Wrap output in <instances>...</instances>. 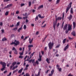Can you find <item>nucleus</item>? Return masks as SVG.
Instances as JSON below:
<instances>
[{"label": "nucleus", "mask_w": 76, "mask_h": 76, "mask_svg": "<svg viewBox=\"0 0 76 76\" xmlns=\"http://www.w3.org/2000/svg\"><path fill=\"white\" fill-rule=\"evenodd\" d=\"M17 70H18V69H16V70H15L14 71H13V74H14V73H15Z\"/></svg>", "instance_id": "e433bc0d"}, {"label": "nucleus", "mask_w": 76, "mask_h": 76, "mask_svg": "<svg viewBox=\"0 0 76 76\" xmlns=\"http://www.w3.org/2000/svg\"><path fill=\"white\" fill-rule=\"evenodd\" d=\"M22 70H23V68H22L21 69H20L18 72L19 73H21L22 72Z\"/></svg>", "instance_id": "f3484780"}, {"label": "nucleus", "mask_w": 76, "mask_h": 76, "mask_svg": "<svg viewBox=\"0 0 76 76\" xmlns=\"http://www.w3.org/2000/svg\"><path fill=\"white\" fill-rule=\"evenodd\" d=\"M22 27H21L19 28L18 30V32H20V31H21V30H22Z\"/></svg>", "instance_id": "b1692460"}, {"label": "nucleus", "mask_w": 76, "mask_h": 76, "mask_svg": "<svg viewBox=\"0 0 76 76\" xmlns=\"http://www.w3.org/2000/svg\"><path fill=\"white\" fill-rule=\"evenodd\" d=\"M72 29V26L70 25V24H69L68 25V31H71Z\"/></svg>", "instance_id": "1a4fd4ad"}, {"label": "nucleus", "mask_w": 76, "mask_h": 76, "mask_svg": "<svg viewBox=\"0 0 76 76\" xmlns=\"http://www.w3.org/2000/svg\"><path fill=\"white\" fill-rule=\"evenodd\" d=\"M45 26H46V24H45L44 26H42V28H44V27H45Z\"/></svg>", "instance_id": "e2e57ef3"}, {"label": "nucleus", "mask_w": 76, "mask_h": 76, "mask_svg": "<svg viewBox=\"0 0 76 76\" xmlns=\"http://www.w3.org/2000/svg\"><path fill=\"white\" fill-rule=\"evenodd\" d=\"M43 7H44V6L43 5H42L39 7L38 9H41V8H43Z\"/></svg>", "instance_id": "dca6fc26"}, {"label": "nucleus", "mask_w": 76, "mask_h": 76, "mask_svg": "<svg viewBox=\"0 0 76 76\" xmlns=\"http://www.w3.org/2000/svg\"><path fill=\"white\" fill-rule=\"evenodd\" d=\"M60 0H57L56 1V4H58L60 2Z\"/></svg>", "instance_id": "ea45409f"}, {"label": "nucleus", "mask_w": 76, "mask_h": 76, "mask_svg": "<svg viewBox=\"0 0 76 76\" xmlns=\"http://www.w3.org/2000/svg\"><path fill=\"white\" fill-rule=\"evenodd\" d=\"M28 4H28L29 6H31V4H32V3H31V1L29 2Z\"/></svg>", "instance_id": "c756f323"}, {"label": "nucleus", "mask_w": 76, "mask_h": 76, "mask_svg": "<svg viewBox=\"0 0 76 76\" xmlns=\"http://www.w3.org/2000/svg\"><path fill=\"white\" fill-rule=\"evenodd\" d=\"M35 1H36V0H33L32 2V4H34Z\"/></svg>", "instance_id": "a19ab883"}, {"label": "nucleus", "mask_w": 76, "mask_h": 76, "mask_svg": "<svg viewBox=\"0 0 76 76\" xmlns=\"http://www.w3.org/2000/svg\"><path fill=\"white\" fill-rule=\"evenodd\" d=\"M34 53H34H34H32L31 54V55H30V56H31V57H32V56H33L34 55Z\"/></svg>", "instance_id": "c03bdc74"}, {"label": "nucleus", "mask_w": 76, "mask_h": 76, "mask_svg": "<svg viewBox=\"0 0 76 76\" xmlns=\"http://www.w3.org/2000/svg\"><path fill=\"white\" fill-rule=\"evenodd\" d=\"M64 12H63V18H64Z\"/></svg>", "instance_id": "680f3d73"}, {"label": "nucleus", "mask_w": 76, "mask_h": 76, "mask_svg": "<svg viewBox=\"0 0 76 76\" xmlns=\"http://www.w3.org/2000/svg\"><path fill=\"white\" fill-rule=\"evenodd\" d=\"M25 6V4H20L21 7H22L23 6Z\"/></svg>", "instance_id": "72a5a7b5"}, {"label": "nucleus", "mask_w": 76, "mask_h": 76, "mask_svg": "<svg viewBox=\"0 0 76 76\" xmlns=\"http://www.w3.org/2000/svg\"><path fill=\"white\" fill-rule=\"evenodd\" d=\"M20 22H18L17 23V25L15 26H19V25H20Z\"/></svg>", "instance_id": "a878e982"}, {"label": "nucleus", "mask_w": 76, "mask_h": 76, "mask_svg": "<svg viewBox=\"0 0 76 76\" xmlns=\"http://www.w3.org/2000/svg\"><path fill=\"white\" fill-rule=\"evenodd\" d=\"M57 69L60 72H61V68H58Z\"/></svg>", "instance_id": "c9c22d12"}, {"label": "nucleus", "mask_w": 76, "mask_h": 76, "mask_svg": "<svg viewBox=\"0 0 76 76\" xmlns=\"http://www.w3.org/2000/svg\"><path fill=\"white\" fill-rule=\"evenodd\" d=\"M57 18H56V23L55 24V21H54L53 22V27L54 28V30H55V26H56V25H57Z\"/></svg>", "instance_id": "20e7f679"}, {"label": "nucleus", "mask_w": 76, "mask_h": 76, "mask_svg": "<svg viewBox=\"0 0 76 76\" xmlns=\"http://www.w3.org/2000/svg\"><path fill=\"white\" fill-rule=\"evenodd\" d=\"M0 64L2 65V67H6V64L5 62L1 61Z\"/></svg>", "instance_id": "39448f33"}, {"label": "nucleus", "mask_w": 76, "mask_h": 76, "mask_svg": "<svg viewBox=\"0 0 76 76\" xmlns=\"http://www.w3.org/2000/svg\"><path fill=\"white\" fill-rule=\"evenodd\" d=\"M28 57V56H26L25 57V58H24V60H26V58H27Z\"/></svg>", "instance_id": "de8ad7c7"}, {"label": "nucleus", "mask_w": 76, "mask_h": 76, "mask_svg": "<svg viewBox=\"0 0 76 76\" xmlns=\"http://www.w3.org/2000/svg\"><path fill=\"white\" fill-rule=\"evenodd\" d=\"M18 19H22V17H19V16H18Z\"/></svg>", "instance_id": "f704fd0d"}, {"label": "nucleus", "mask_w": 76, "mask_h": 76, "mask_svg": "<svg viewBox=\"0 0 76 76\" xmlns=\"http://www.w3.org/2000/svg\"><path fill=\"white\" fill-rule=\"evenodd\" d=\"M24 38V37H23V36L22 35L21 37V39H23Z\"/></svg>", "instance_id": "774afa93"}, {"label": "nucleus", "mask_w": 76, "mask_h": 76, "mask_svg": "<svg viewBox=\"0 0 76 76\" xmlns=\"http://www.w3.org/2000/svg\"><path fill=\"white\" fill-rule=\"evenodd\" d=\"M19 11H17L16 12V14H19Z\"/></svg>", "instance_id": "864d4df0"}, {"label": "nucleus", "mask_w": 76, "mask_h": 76, "mask_svg": "<svg viewBox=\"0 0 76 76\" xmlns=\"http://www.w3.org/2000/svg\"><path fill=\"white\" fill-rule=\"evenodd\" d=\"M19 54L20 56H22L23 54V51L22 52H20L19 53Z\"/></svg>", "instance_id": "7c9ffc66"}, {"label": "nucleus", "mask_w": 76, "mask_h": 76, "mask_svg": "<svg viewBox=\"0 0 76 76\" xmlns=\"http://www.w3.org/2000/svg\"><path fill=\"white\" fill-rule=\"evenodd\" d=\"M33 65L34 66H36V62L33 63Z\"/></svg>", "instance_id": "6e6d98bb"}, {"label": "nucleus", "mask_w": 76, "mask_h": 76, "mask_svg": "<svg viewBox=\"0 0 76 76\" xmlns=\"http://www.w3.org/2000/svg\"><path fill=\"white\" fill-rule=\"evenodd\" d=\"M2 68L1 69V71H3L5 70H6V67H2Z\"/></svg>", "instance_id": "6ab92c4d"}, {"label": "nucleus", "mask_w": 76, "mask_h": 76, "mask_svg": "<svg viewBox=\"0 0 76 76\" xmlns=\"http://www.w3.org/2000/svg\"><path fill=\"white\" fill-rule=\"evenodd\" d=\"M70 12L71 13H72V14H73V8H71Z\"/></svg>", "instance_id": "aec40b11"}, {"label": "nucleus", "mask_w": 76, "mask_h": 76, "mask_svg": "<svg viewBox=\"0 0 76 76\" xmlns=\"http://www.w3.org/2000/svg\"><path fill=\"white\" fill-rule=\"evenodd\" d=\"M19 44V42L18 41H16L15 40L14 42H12V43H11V44H15L16 45H18Z\"/></svg>", "instance_id": "7ed1b4c3"}, {"label": "nucleus", "mask_w": 76, "mask_h": 76, "mask_svg": "<svg viewBox=\"0 0 76 76\" xmlns=\"http://www.w3.org/2000/svg\"><path fill=\"white\" fill-rule=\"evenodd\" d=\"M29 22V20H28V19H26V23H28V22Z\"/></svg>", "instance_id": "603ef678"}, {"label": "nucleus", "mask_w": 76, "mask_h": 76, "mask_svg": "<svg viewBox=\"0 0 76 76\" xmlns=\"http://www.w3.org/2000/svg\"><path fill=\"white\" fill-rule=\"evenodd\" d=\"M37 20H38V16H37L35 18V21H37Z\"/></svg>", "instance_id": "2f4dec72"}, {"label": "nucleus", "mask_w": 76, "mask_h": 76, "mask_svg": "<svg viewBox=\"0 0 76 76\" xmlns=\"http://www.w3.org/2000/svg\"><path fill=\"white\" fill-rule=\"evenodd\" d=\"M12 75V72H10L9 74L8 75H7V76H10V75Z\"/></svg>", "instance_id": "3c124183"}, {"label": "nucleus", "mask_w": 76, "mask_h": 76, "mask_svg": "<svg viewBox=\"0 0 76 76\" xmlns=\"http://www.w3.org/2000/svg\"><path fill=\"white\" fill-rule=\"evenodd\" d=\"M26 76H30L29 74L28 73H26Z\"/></svg>", "instance_id": "8fccbe9b"}, {"label": "nucleus", "mask_w": 76, "mask_h": 76, "mask_svg": "<svg viewBox=\"0 0 76 76\" xmlns=\"http://www.w3.org/2000/svg\"><path fill=\"white\" fill-rule=\"evenodd\" d=\"M38 61H41V58H39L38 59Z\"/></svg>", "instance_id": "338daca9"}, {"label": "nucleus", "mask_w": 76, "mask_h": 76, "mask_svg": "<svg viewBox=\"0 0 76 76\" xmlns=\"http://www.w3.org/2000/svg\"><path fill=\"white\" fill-rule=\"evenodd\" d=\"M29 64H27L26 66V67L24 69V70H28V67H29Z\"/></svg>", "instance_id": "9b49d317"}, {"label": "nucleus", "mask_w": 76, "mask_h": 76, "mask_svg": "<svg viewBox=\"0 0 76 76\" xmlns=\"http://www.w3.org/2000/svg\"><path fill=\"white\" fill-rule=\"evenodd\" d=\"M40 74V72H39L38 75H35V76H39V74Z\"/></svg>", "instance_id": "473e14b6"}, {"label": "nucleus", "mask_w": 76, "mask_h": 76, "mask_svg": "<svg viewBox=\"0 0 76 76\" xmlns=\"http://www.w3.org/2000/svg\"><path fill=\"white\" fill-rule=\"evenodd\" d=\"M54 70L53 69L51 72V74H49V76H52L54 74Z\"/></svg>", "instance_id": "0eeeda50"}, {"label": "nucleus", "mask_w": 76, "mask_h": 76, "mask_svg": "<svg viewBox=\"0 0 76 76\" xmlns=\"http://www.w3.org/2000/svg\"><path fill=\"white\" fill-rule=\"evenodd\" d=\"M73 28L74 29L76 27V23L74 21L73 23Z\"/></svg>", "instance_id": "2eb2a0df"}, {"label": "nucleus", "mask_w": 76, "mask_h": 76, "mask_svg": "<svg viewBox=\"0 0 76 76\" xmlns=\"http://www.w3.org/2000/svg\"><path fill=\"white\" fill-rule=\"evenodd\" d=\"M12 5L13 4H12L8 5L7 6L5 7L4 9H7V8H8V7H10L12 6Z\"/></svg>", "instance_id": "6e6552de"}, {"label": "nucleus", "mask_w": 76, "mask_h": 76, "mask_svg": "<svg viewBox=\"0 0 76 76\" xmlns=\"http://www.w3.org/2000/svg\"><path fill=\"white\" fill-rule=\"evenodd\" d=\"M7 39L6 38V37H4V38L2 39V41H6Z\"/></svg>", "instance_id": "393cba45"}, {"label": "nucleus", "mask_w": 76, "mask_h": 76, "mask_svg": "<svg viewBox=\"0 0 76 76\" xmlns=\"http://www.w3.org/2000/svg\"><path fill=\"white\" fill-rule=\"evenodd\" d=\"M67 18L68 19H69V20H71L72 18V15H70L69 17H68Z\"/></svg>", "instance_id": "a211bd4d"}, {"label": "nucleus", "mask_w": 76, "mask_h": 76, "mask_svg": "<svg viewBox=\"0 0 76 76\" xmlns=\"http://www.w3.org/2000/svg\"><path fill=\"white\" fill-rule=\"evenodd\" d=\"M57 20H61V17H59L58 18H57Z\"/></svg>", "instance_id": "4c0bfd02"}, {"label": "nucleus", "mask_w": 76, "mask_h": 76, "mask_svg": "<svg viewBox=\"0 0 76 76\" xmlns=\"http://www.w3.org/2000/svg\"><path fill=\"white\" fill-rule=\"evenodd\" d=\"M10 0H4V2H7V1H10Z\"/></svg>", "instance_id": "a18cd8bd"}, {"label": "nucleus", "mask_w": 76, "mask_h": 76, "mask_svg": "<svg viewBox=\"0 0 76 76\" xmlns=\"http://www.w3.org/2000/svg\"><path fill=\"white\" fill-rule=\"evenodd\" d=\"M2 33H4V29H2L1 30Z\"/></svg>", "instance_id": "37998d69"}, {"label": "nucleus", "mask_w": 76, "mask_h": 76, "mask_svg": "<svg viewBox=\"0 0 76 76\" xmlns=\"http://www.w3.org/2000/svg\"><path fill=\"white\" fill-rule=\"evenodd\" d=\"M54 45V43H52L50 42L48 43V46L50 50H51L52 48V47Z\"/></svg>", "instance_id": "f03ea898"}, {"label": "nucleus", "mask_w": 76, "mask_h": 76, "mask_svg": "<svg viewBox=\"0 0 76 76\" xmlns=\"http://www.w3.org/2000/svg\"><path fill=\"white\" fill-rule=\"evenodd\" d=\"M23 16H26L27 15V13H25L24 14H23Z\"/></svg>", "instance_id": "5fc2aeb1"}, {"label": "nucleus", "mask_w": 76, "mask_h": 76, "mask_svg": "<svg viewBox=\"0 0 76 76\" xmlns=\"http://www.w3.org/2000/svg\"><path fill=\"white\" fill-rule=\"evenodd\" d=\"M12 50H14V53L15 54H18V52H17V50L15 49V47H13L12 48Z\"/></svg>", "instance_id": "423d86ee"}, {"label": "nucleus", "mask_w": 76, "mask_h": 76, "mask_svg": "<svg viewBox=\"0 0 76 76\" xmlns=\"http://www.w3.org/2000/svg\"><path fill=\"white\" fill-rule=\"evenodd\" d=\"M50 58H47L46 59V61L48 63H50Z\"/></svg>", "instance_id": "9d476101"}, {"label": "nucleus", "mask_w": 76, "mask_h": 76, "mask_svg": "<svg viewBox=\"0 0 76 76\" xmlns=\"http://www.w3.org/2000/svg\"><path fill=\"white\" fill-rule=\"evenodd\" d=\"M69 48V45H67L64 48V51H66L67 49H68Z\"/></svg>", "instance_id": "ddd939ff"}, {"label": "nucleus", "mask_w": 76, "mask_h": 76, "mask_svg": "<svg viewBox=\"0 0 76 76\" xmlns=\"http://www.w3.org/2000/svg\"><path fill=\"white\" fill-rule=\"evenodd\" d=\"M14 67L15 69H16L18 68V65H16L15 66H14Z\"/></svg>", "instance_id": "13d9d810"}, {"label": "nucleus", "mask_w": 76, "mask_h": 76, "mask_svg": "<svg viewBox=\"0 0 76 76\" xmlns=\"http://www.w3.org/2000/svg\"><path fill=\"white\" fill-rule=\"evenodd\" d=\"M36 63L37 64H39V62H38V61H36Z\"/></svg>", "instance_id": "49530a36"}, {"label": "nucleus", "mask_w": 76, "mask_h": 76, "mask_svg": "<svg viewBox=\"0 0 76 76\" xmlns=\"http://www.w3.org/2000/svg\"><path fill=\"white\" fill-rule=\"evenodd\" d=\"M67 24H66L65 25L63 28L64 30H66V29H67Z\"/></svg>", "instance_id": "4468645a"}, {"label": "nucleus", "mask_w": 76, "mask_h": 76, "mask_svg": "<svg viewBox=\"0 0 76 76\" xmlns=\"http://www.w3.org/2000/svg\"><path fill=\"white\" fill-rule=\"evenodd\" d=\"M72 35H73V36H75V35H76V34H75V31L72 32Z\"/></svg>", "instance_id": "5701e85b"}, {"label": "nucleus", "mask_w": 76, "mask_h": 76, "mask_svg": "<svg viewBox=\"0 0 76 76\" xmlns=\"http://www.w3.org/2000/svg\"><path fill=\"white\" fill-rule=\"evenodd\" d=\"M66 40V39H65L63 40V44H64V43H65Z\"/></svg>", "instance_id": "cd10ccee"}, {"label": "nucleus", "mask_w": 76, "mask_h": 76, "mask_svg": "<svg viewBox=\"0 0 76 76\" xmlns=\"http://www.w3.org/2000/svg\"><path fill=\"white\" fill-rule=\"evenodd\" d=\"M15 15V12H13H13L11 13V15H13H13Z\"/></svg>", "instance_id": "09e8293b"}, {"label": "nucleus", "mask_w": 76, "mask_h": 76, "mask_svg": "<svg viewBox=\"0 0 76 76\" xmlns=\"http://www.w3.org/2000/svg\"><path fill=\"white\" fill-rule=\"evenodd\" d=\"M69 30H66V31H65V33L66 34H67V33H68V32H69Z\"/></svg>", "instance_id": "58836bf2"}, {"label": "nucleus", "mask_w": 76, "mask_h": 76, "mask_svg": "<svg viewBox=\"0 0 76 76\" xmlns=\"http://www.w3.org/2000/svg\"><path fill=\"white\" fill-rule=\"evenodd\" d=\"M23 28L24 29H26V25H24L23 27Z\"/></svg>", "instance_id": "c85d7f7f"}, {"label": "nucleus", "mask_w": 76, "mask_h": 76, "mask_svg": "<svg viewBox=\"0 0 76 76\" xmlns=\"http://www.w3.org/2000/svg\"><path fill=\"white\" fill-rule=\"evenodd\" d=\"M33 40H34V39L33 38H32L31 39V38H29V43H30V44L32 43V42L33 41Z\"/></svg>", "instance_id": "f8f14e48"}, {"label": "nucleus", "mask_w": 76, "mask_h": 76, "mask_svg": "<svg viewBox=\"0 0 76 76\" xmlns=\"http://www.w3.org/2000/svg\"><path fill=\"white\" fill-rule=\"evenodd\" d=\"M16 62H14L12 63V64L13 66H14L16 64Z\"/></svg>", "instance_id": "bb28decb"}, {"label": "nucleus", "mask_w": 76, "mask_h": 76, "mask_svg": "<svg viewBox=\"0 0 76 76\" xmlns=\"http://www.w3.org/2000/svg\"><path fill=\"white\" fill-rule=\"evenodd\" d=\"M23 57V56H22L21 55H20L19 56V58H22Z\"/></svg>", "instance_id": "052dcab7"}, {"label": "nucleus", "mask_w": 76, "mask_h": 76, "mask_svg": "<svg viewBox=\"0 0 76 76\" xmlns=\"http://www.w3.org/2000/svg\"><path fill=\"white\" fill-rule=\"evenodd\" d=\"M14 31H16L18 29V28L17 27H15L14 29H13Z\"/></svg>", "instance_id": "79ce46f5"}, {"label": "nucleus", "mask_w": 76, "mask_h": 76, "mask_svg": "<svg viewBox=\"0 0 76 76\" xmlns=\"http://www.w3.org/2000/svg\"><path fill=\"white\" fill-rule=\"evenodd\" d=\"M60 46V45L59 44L58 45L56 46V48H58V47H59Z\"/></svg>", "instance_id": "bf43d9fd"}, {"label": "nucleus", "mask_w": 76, "mask_h": 76, "mask_svg": "<svg viewBox=\"0 0 76 76\" xmlns=\"http://www.w3.org/2000/svg\"><path fill=\"white\" fill-rule=\"evenodd\" d=\"M28 48H31V47H33L34 46L33 45H28Z\"/></svg>", "instance_id": "412c9836"}, {"label": "nucleus", "mask_w": 76, "mask_h": 76, "mask_svg": "<svg viewBox=\"0 0 76 76\" xmlns=\"http://www.w3.org/2000/svg\"><path fill=\"white\" fill-rule=\"evenodd\" d=\"M39 58H42V56H41L40 54H39Z\"/></svg>", "instance_id": "69168bd1"}, {"label": "nucleus", "mask_w": 76, "mask_h": 76, "mask_svg": "<svg viewBox=\"0 0 76 76\" xmlns=\"http://www.w3.org/2000/svg\"><path fill=\"white\" fill-rule=\"evenodd\" d=\"M72 2H71L68 5V7L66 8V13H67L68 12V11L69 10V9L71 8V6H72Z\"/></svg>", "instance_id": "f257e3e1"}, {"label": "nucleus", "mask_w": 76, "mask_h": 76, "mask_svg": "<svg viewBox=\"0 0 76 76\" xmlns=\"http://www.w3.org/2000/svg\"><path fill=\"white\" fill-rule=\"evenodd\" d=\"M38 16H39V17L40 18H41V15H40V14H39L38 15Z\"/></svg>", "instance_id": "0e129e2a"}, {"label": "nucleus", "mask_w": 76, "mask_h": 76, "mask_svg": "<svg viewBox=\"0 0 76 76\" xmlns=\"http://www.w3.org/2000/svg\"><path fill=\"white\" fill-rule=\"evenodd\" d=\"M9 15V11L6 12L5 13V16H7Z\"/></svg>", "instance_id": "4be33fe9"}, {"label": "nucleus", "mask_w": 76, "mask_h": 76, "mask_svg": "<svg viewBox=\"0 0 76 76\" xmlns=\"http://www.w3.org/2000/svg\"><path fill=\"white\" fill-rule=\"evenodd\" d=\"M32 63H35V59H33L32 61Z\"/></svg>", "instance_id": "4d7b16f0"}]
</instances>
